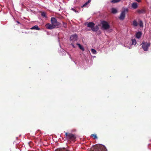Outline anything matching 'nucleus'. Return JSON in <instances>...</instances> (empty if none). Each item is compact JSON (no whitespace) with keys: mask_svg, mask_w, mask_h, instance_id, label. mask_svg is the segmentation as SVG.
Listing matches in <instances>:
<instances>
[{"mask_svg":"<svg viewBox=\"0 0 151 151\" xmlns=\"http://www.w3.org/2000/svg\"><path fill=\"white\" fill-rule=\"evenodd\" d=\"M71 10H73V11H74V12H76V13H78V11H76V10L75 9L73 8H71Z\"/></svg>","mask_w":151,"mask_h":151,"instance_id":"28","label":"nucleus"},{"mask_svg":"<svg viewBox=\"0 0 151 151\" xmlns=\"http://www.w3.org/2000/svg\"><path fill=\"white\" fill-rule=\"evenodd\" d=\"M139 25L140 27H142L143 26V23L142 22L141 20H140L139 21Z\"/></svg>","mask_w":151,"mask_h":151,"instance_id":"21","label":"nucleus"},{"mask_svg":"<svg viewBox=\"0 0 151 151\" xmlns=\"http://www.w3.org/2000/svg\"><path fill=\"white\" fill-rule=\"evenodd\" d=\"M111 12L113 14H116L117 12V10L116 9L113 8L111 9Z\"/></svg>","mask_w":151,"mask_h":151,"instance_id":"16","label":"nucleus"},{"mask_svg":"<svg viewBox=\"0 0 151 151\" xmlns=\"http://www.w3.org/2000/svg\"><path fill=\"white\" fill-rule=\"evenodd\" d=\"M51 23L53 25L56 27L59 25V23L57 22L56 19L54 17H52L51 18Z\"/></svg>","mask_w":151,"mask_h":151,"instance_id":"6","label":"nucleus"},{"mask_svg":"<svg viewBox=\"0 0 151 151\" xmlns=\"http://www.w3.org/2000/svg\"><path fill=\"white\" fill-rule=\"evenodd\" d=\"M132 6L134 9H136L138 7V4L136 3H133L132 4Z\"/></svg>","mask_w":151,"mask_h":151,"instance_id":"12","label":"nucleus"},{"mask_svg":"<svg viewBox=\"0 0 151 151\" xmlns=\"http://www.w3.org/2000/svg\"><path fill=\"white\" fill-rule=\"evenodd\" d=\"M65 135L68 140H72L74 141L75 140V139L76 138L75 136L72 134L68 133L67 132H66Z\"/></svg>","mask_w":151,"mask_h":151,"instance_id":"2","label":"nucleus"},{"mask_svg":"<svg viewBox=\"0 0 151 151\" xmlns=\"http://www.w3.org/2000/svg\"><path fill=\"white\" fill-rule=\"evenodd\" d=\"M138 2H140L141 1V0H135Z\"/></svg>","mask_w":151,"mask_h":151,"instance_id":"29","label":"nucleus"},{"mask_svg":"<svg viewBox=\"0 0 151 151\" xmlns=\"http://www.w3.org/2000/svg\"><path fill=\"white\" fill-rule=\"evenodd\" d=\"M55 151H69L68 150H66L65 148L62 149H58L56 150Z\"/></svg>","mask_w":151,"mask_h":151,"instance_id":"19","label":"nucleus"},{"mask_svg":"<svg viewBox=\"0 0 151 151\" xmlns=\"http://www.w3.org/2000/svg\"><path fill=\"white\" fill-rule=\"evenodd\" d=\"M91 0H88V3H89L91 1Z\"/></svg>","mask_w":151,"mask_h":151,"instance_id":"30","label":"nucleus"},{"mask_svg":"<svg viewBox=\"0 0 151 151\" xmlns=\"http://www.w3.org/2000/svg\"><path fill=\"white\" fill-rule=\"evenodd\" d=\"M63 25L64 28H66L67 27V24L66 23H63Z\"/></svg>","mask_w":151,"mask_h":151,"instance_id":"25","label":"nucleus"},{"mask_svg":"<svg viewBox=\"0 0 151 151\" xmlns=\"http://www.w3.org/2000/svg\"><path fill=\"white\" fill-rule=\"evenodd\" d=\"M101 24L103 29L105 30L109 29L110 27V26L108 23L106 22L103 21L102 22Z\"/></svg>","mask_w":151,"mask_h":151,"instance_id":"5","label":"nucleus"},{"mask_svg":"<svg viewBox=\"0 0 151 151\" xmlns=\"http://www.w3.org/2000/svg\"><path fill=\"white\" fill-rule=\"evenodd\" d=\"M45 26L47 28L50 29H54L56 27L54 25H53L52 24H51L50 23L46 24L45 25Z\"/></svg>","mask_w":151,"mask_h":151,"instance_id":"8","label":"nucleus"},{"mask_svg":"<svg viewBox=\"0 0 151 151\" xmlns=\"http://www.w3.org/2000/svg\"><path fill=\"white\" fill-rule=\"evenodd\" d=\"M132 24L134 26L137 27L138 25V23L136 20H134L132 21Z\"/></svg>","mask_w":151,"mask_h":151,"instance_id":"13","label":"nucleus"},{"mask_svg":"<svg viewBox=\"0 0 151 151\" xmlns=\"http://www.w3.org/2000/svg\"><path fill=\"white\" fill-rule=\"evenodd\" d=\"M32 29H36L37 30H40V28L38 27V26L37 25H35L33 27L31 28Z\"/></svg>","mask_w":151,"mask_h":151,"instance_id":"14","label":"nucleus"},{"mask_svg":"<svg viewBox=\"0 0 151 151\" xmlns=\"http://www.w3.org/2000/svg\"><path fill=\"white\" fill-rule=\"evenodd\" d=\"M132 45H135L137 44V41L135 39H132Z\"/></svg>","mask_w":151,"mask_h":151,"instance_id":"15","label":"nucleus"},{"mask_svg":"<svg viewBox=\"0 0 151 151\" xmlns=\"http://www.w3.org/2000/svg\"><path fill=\"white\" fill-rule=\"evenodd\" d=\"M128 10L127 8H125L122 12L120 16L119 17V19L120 20H123L124 19L125 17V14L128 12Z\"/></svg>","mask_w":151,"mask_h":151,"instance_id":"3","label":"nucleus"},{"mask_svg":"<svg viewBox=\"0 0 151 151\" xmlns=\"http://www.w3.org/2000/svg\"><path fill=\"white\" fill-rule=\"evenodd\" d=\"M142 35V33L140 32H137L135 34V37H136L139 39L141 37Z\"/></svg>","mask_w":151,"mask_h":151,"instance_id":"10","label":"nucleus"},{"mask_svg":"<svg viewBox=\"0 0 151 151\" xmlns=\"http://www.w3.org/2000/svg\"><path fill=\"white\" fill-rule=\"evenodd\" d=\"M17 22L19 24H20V23H19L18 21H17Z\"/></svg>","mask_w":151,"mask_h":151,"instance_id":"32","label":"nucleus"},{"mask_svg":"<svg viewBox=\"0 0 151 151\" xmlns=\"http://www.w3.org/2000/svg\"><path fill=\"white\" fill-rule=\"evenodd\" d=\"M88 3L87 1L83 5V7L86 6Z\"/></svg>","mask_w":151,"mask_h":151,"instance_id":"26","label":"nucleus"},{"mask_svg":"<svg viewBox=\"0 0 151 151\" xmlns=\"http://www.w3.org/2000/svg\"><path fill=\"white\" fill-rule=\"evenodd\" d=\"M91 136L93 137V138L94 139H96V138H97V136H96V134H92L91 135Z\"/></svg>","mask_w":151,"mask_h":151,"instance_id":"24","label":"nucleus"},{"mask_svg":"<svg viewBox=\"0 0 151 151\" xmlns=\"http://www.w3.org/2000/svg\"><path fill=\"white\" fill-rule=\"evenodd\" d=\"M106 149L104 146L99 144L95 145L91 148V150L93 151H101L102 150H105Z\"/></svg>","mask_w":151,"mask_h":151,"instance_id":"1","label":"nucleus"},{"mask_svg":"<svg viewBox=\"0 0 151 151\" xmlns=\"http://www.w3.org/2000/svg\"><path fill=\"white\" fill-rule=\"evenodd\" d=\"M70 40L72 42L76 41L77 40V35L76 34H74L72 35L70 37Z\"/></svg>","mask_w":151,"mask_h":151,"instance_id":"7","label":"nucleus"},{"mask_svg":"<svg viewBox=\"0 0 151 151\" xmlns=\"http://www.w3.org/2000/svg\"><path fill=\"white\" fill-rule=\"evenodd\" d=\"M71 45H72L73 47H75L74 45L73 44H71Z\"/></svg>","mask_w":151,"mask_h":151,"instance_id":"31","label":"nucleus"},{"mask_svg":"<svg viewBox=\"0 0 151 151\" xmlns=\"http://www.w3.org/2000/svg\"><path fill=\"white\" fill-rule=\"evenodd\" d=\"M120 1V0H112L111 1V2L113 3H116Z\"/></svg>","mask_w":151,"mask_h":151,"instance_id":"20","label":"nucleus"},{"mask_svg":"<svg viewBox=\"0 0 151 151\" xmlns=\"http://www.w3.org/2000/svg\"><path fill=\"white\" fill-rule=\"evenodd\" d=\"M77 45H78L80 49L81 50L83 51H84V49L83 47L80 44H77Z\"/></svg>","mask_w":151,"mask_h":151,"instance_id":"17","label":"nucleus"},{"mask_svg":"<svg viewBox=\"0 0 151 151\" xmlns=\"http://www.w3.org/2000/svg\"><path fill=\"white\" fill-rule=\"evenodd\" d=\"M142 45V48L143 49L144 51H147L148 47L150 45V43H147L146 42H142L141 44Z\"/></svg>","mask_w":151,"mask_h":151,"instance_id":"4","label":"nucleus"},{"mask_svg":"<svg viewBox=\"0 0 151 151\" xmlns=\"http://www.w3.org/2000/svg\"><path fill=\"white\" fill-rule=\"evenodd\" d=\"M95 26V24L91 22H90L88 23L87 27H88L91 28H92L93 26Z\"/></svg>","mask_w":151,"mask_h":151,"instance_id":"9","label":"nucleus"},{"mask_svg":"<svg viewBox=\"0 0 151 151\" xmlns=\"http://www.w3.org/2000/svg\"><path fill=\"white\" fill-rule=\"evenodd\" d=\"M91 29L93 32H96L99 29V27L97 26H93Z\"/></svg>","mask_w":151,"mask_h":151,"instance_id":"11","label":"nucleus"},{"mask_svg":"<svg viewBox=\"0 0 151 151\" xmlns=\"http://www.w3.org/2000/svg\"><path fill=\"white\" fill-rule=\"evenodd\" d=\"M124 46H125V47H127V48H129V49H130L131 48V46L130 45V46H127V45H124Z\"/></svg>","mask_w":151,"mask_h":151,"instance_id":"27","label":"nucleus"},{"mask_svg":"<svg viewBox=\"0 0 151 151\" xmlns=\"http://www.w3.org/2000/svg\"><path fill=\"white\" fill-rule=\"evenodd\" d=\"M41 15H42V16L43 17H46V14L45 12H42L41 14Z\"/></svg>","mask_w":151,"mask_h":151,"instance_id":"23","label":"nucleus"},{"mask_svg":"<svg viewBox=\"0 0 151 151\" xmlns=\"http://www.w3.org/2000/svg\"><path fill=\"white\" fill-rule=\"evenodd\" d=\"M91 52H92L93 54H96V50L93 49H91Z\"/></svg>","mask_w":151,"mask_h":151,"instance_id":"22","label":"nucleus"},{"mask_svg":"<svg viewBox=\"0 0 151 151\" xmlns=\"http://www.w3.org/2000/svg\"><path fill=\"white\" fill-rule=\"evenodd\" d=\"M140 14H143L145 13V11L144 9L139 10L137 11Z\"/></svg>","mask_w":151,"mask_h":151,"instance_id":"18","label":"nucleus"}]
</instances>
